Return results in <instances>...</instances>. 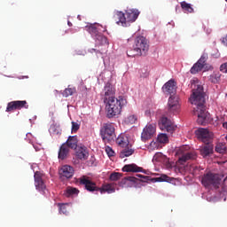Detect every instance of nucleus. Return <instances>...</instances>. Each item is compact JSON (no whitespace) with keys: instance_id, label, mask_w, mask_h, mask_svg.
Wrapping results in <instances>:
<instances>
[{"instance_id":"nucleus-44","label":"nucleus","mask_w":227,"mask_h":227,"mask_svg":"<svg viewBox=\"0 0 227 227\" xmlns=\"http://www.w3.org/2000/svg\"><path fill=\"white\" fill-rule=\"evenodd\" d=\"M90 52H91V53L96 52V54H102V52H100V51H98L97 49H90Z\"/></svg>"},{"instance_id":"nucleus-20","label":"nucleus","mask_w":227,"mask_h":227,"mask_svg":"<svg viewBox=\"0 0 227 227\" xmlns=\"http://www.w3.org/2000/svg\"><path fill=\"white\" fill-rule=\"evenodd\" d=\"M70 152V149L67 145V144H62L59 150V155L58 158L59 160H65L67 157H68V153Z\"/></svg>"},{"instance_id":"nucleus-40","label":"nucleus","mask_w":227,"mask_h":227,"mask_svg":"<svg viewBox=\"0 0 227 227\" xmlns=\"http://www.w3.org/2000/svg\"><path fill=\"white\" fill-rule=\"evenodd\" d=\"M157 148H159V144H157L154 141L151 142V144L148 146L149 152H153V150H156Z\"/></svg>"},{"instance_id":"nucleus-50","label":"nucleus","mask_w":227,"mask_h":227,"mask_svg":"<svg viewBox=\"0 0 227 227\" xmlns=\"http://www.w3.org/2000/svg\"><path fill=\"white\" fill-rule=\"evenodd\" d=\"M103 31H107L106 28Z\"/></svg>"},{"instance_id":"nucleus-7","label":"nucleus","mask_w":227,"mask_h":227,"mask_svg":"<svg viewBox=\"0 0 227 227\" xmlns=\"http://www.w3.org/2000/svg\"><path fill=\"white\" fill-rule=\"evenodd\" d=\"M114 95H116V89H114L111 83H106L101 92V98L104 104L116 98Z\"/></svg>"},{"instance_id":"nucleus-21","label":"nucleus","mask_w":227,"mask_h":227,"mask_svg":"<svg viewBox=\"0 0 227 227\" xmlns=\"http://www.w3.org/2000/svg\"><path fill=\"white\" fill-rule=\"evenodd\" d=\"M78 195H79V189L73 186H67L64 191V196L66 198H75V196H78Z\"/></svg>"},{"instance_id":"nucleus-47","label":"nucleus","mask_w":227,"mask_h":227,"mask_svg":"<svg viewBox=\"0 0 227 227\" xmlns=\"http://www.w3.org/2000/svg\"><path fill=\"white\" fill-rule=\"evenodd\" d=\"M223 127L227 129V121L223 123Z\"/></svg>"},{"instance_id":"nucleus-45","label":"nucleus","mask_w":227,"mask_h":227,"mask_svg":"<svg viewBox=\"0 0 227 227\" xmlns=\"http://www.w3.org/2000/svg\"><path fill=\"white\" fill-rule=\"evenodd\" d=\"M220 77H221V75L215 74V79H216V80L215 81L213 80V82H215L219 81Z\"/></svg>"},{"instance_id":"nucleus-28","label":"nucleus","mask_w":227,"mask_h":227,"mask_svg":"<svg viewBox=\"0 0 227 227\" xmlns=\"http://www.w3.org/2000/svg\"><path fill=\"white\" fill-rule=\"evenodd\" d=\"M130 182H136V177H134V176L123 177L120 181L119 185H120V187H129V185L130 184Z\"/></svg>"},{"instance_id":"nucleus-24","label":"nucleus","mask_w":227,"mask_h":227,"mask_svg":"<svg viewBox=\"0 0 227 227\" xmlns=\"http://www.w3.org/2000/svg\"><path fill=\"white\" fill-rule=\"evenodd\" d=\"M214 153V145L207 144L200 149V155L202 157H208V155H212Z\"/></svg>"},{"instance_id":"nucleus-41","label":"nucleus","mask_w":227,"mask_h":227,"mask_svg":"<svg viewBox=\"0 0 227 227\" xmlns=\"http://www.w3.org/2000/svg\"><path fill=\"white\" fill-rule=\"evenodd\" d=\"M105 150L108 157H114V151L113 150V148L109 146H106Z\"/></svg>"},{"instance_id":"nucleus-2","label":"nucleus","mask_w":227,"mask_h":227,"mask_svg":"<svg viewBox=\"0 0 227 227\" xmlns=\"http://www.w3.org/2000/svg\"><path fill=\"white\" fill-rule=\"evenodd\" d=\"M105 104L107 118H114V116L121 114V109L127 106V99L123 96H119L118 98L106 101Z\"/></svg>"},{"instance_id":"nucleus-12","label":"nucleus","mask_w":227,"mask_h":227,"mask_svg":"<svg viewBox=\"0 0 227 227\" xmlns=\"http://www.w3.org/2000/svg\"><path fill=\"white\" fill-rule=\"evenodd\" d=\"M80 184L82 185L85 186V189L89 191V192H95L99 191V187L97 186V184L95 182L90 180L86 176H83L82 177L80 178Z\"/></svg>"},{"instance_id":"nucleus-13","label":"nucleus","mask_w":227,"mask_h":227,"mask_svg":"<svg viewBox=\"0 0 227 227\" xmlns=\"http://www.w3.org/2000/svg\"><path fill=\"white\" fill-rule=\"evenodd\" d=\"M35 178V186L39 192H43L47 186L45 185V183L43 182V174L40 171H36L34 175Z\"/></svg>"},{"instance_id":"nucleus-32","label":"nucleus","mask_w":227,"mask_h":227,"mask_svg":"<svg viewBox=\"0 0 227 227\" xmlns=\"http://www.w3.org/2000/svg\"><path fill=\"white\" fill-rule=\"evenodd\" d=\"M155 182H168V184H171L173 181V177H169L166 174H162L160 177L154 178Z\"/></svg>"},{"instance_id":"nucleus-38","label":"nucleus","mask_w":227,"mask_h":227,"mask_svg":"<svg viewBox=\"0 0 227 227\" xmlns=\"http://www.w3.org/2000/svg\"><path fill=\"white\" fill-rule=\"evenodd\" d=\"M136 121H137V115H129L126 118V123H129L130 125H134V123H136Z\"/></svg>"},{"instance_id":"nucleus-10","label":"nucleus","mask_w":227,"mask_h":227,"mask_svg":"<svg viewBox=\"0 0 227 227\" xmlns=\"http://www.w3.org/2000/svg\"><path fill=\"white\" fill-rule=\"evenodd\" d=\"M159 127L160 130L173 134L175 132V124L168 117H161L159 121Z\"/></svg>"},{"instance_id":"nucleus-8","label":"nucleus","mask_w":227,"mask_h":227,"mask_svg":"<svg viewBox=\"0 0 227 227\" xmlns=\"http://www.w3.org/2000/svg\"><path fill=\"white\" fill-rule=\"evenodd\" d=\"M195 136H197L198 139L205 143V145H208L210 141H212V137H214V133L210 132L208 129L199 128L195 130Z\"/></svg>"},{"instance_id":"nucleus-52","label":"nucleus","mask_w":227,"mask_h":227,"mask_svg":"<svg viewBox=\"0 0 227 227\" xmlns=\"http://www.w3.org/2000/svg\"><path fill=\"white\" fill-rule=\"evenodd\" d=\"M226 1V3H227V0H225Z\"/></svg>"},{"instance_id":"nucleus-29","label":"nucleus","mask_w":227,"mask_h":227,"mask_svg":"<svg viewBox=\"0 0 227 227\" xmlns=\"http://www.w3.org/2000/svg\"><path fill=\"white\" fill-rule=\"evenodd\" d=\"M102 27V25L97 24V25H90L87 27V31L92 35L97 36L100 33H98V27Z\"/></svg>"},{"instance_id":"nucleus-17","label":"nucleus","mask_w":227,"mask_h":227,"mask_svg":"<svg viewBox=\"0 0 227 227\" xmlns=\"http://www.w3.org/2000/svg\"><path fill=\"white\" fill-rule=\"evenodd\" d=\"M76 157L80 160H87L88 157H90V153H88V149L86 146H81L76 149Z\"/></svg>"},{"instance_id":"nucleus-9","label":"nucleus","mask_w":227,"mask_h":227,"mask_svg":"<svg viewBox=\"0 0 227 227\" xmlns=\"http://www.w3.org/2000/svg\"><path fill=\"white\" fill-rule=\"evenodd\" d=\"M168 111L170 114H177L180 111V98L176 95H171L168 101Z\"/></svg>"},{"instance_id":"nucleus-14","label":"nucleus","mask_w":227,"mask_h":227,"mask_svg":"<svg viewBox=\"0 0 227 227\" xmlns=\"http://www.w3.org/2000/svg\"><path fill=\"white\" fill-rule=\"evenodd\" d=\"M205 65H207V58L205 56H201L200 59L192 67L190 70L191 74H200V72L205 68Z\"/></svg>"},{"instance_id":"nucleus-49","label":"nucleus","mask_w":227,"mask_h":227,"mask_svg":"<svg viewBox=\"0 0 227 227\" xmlns=\"http://www.w3.org/2000/svg\"><path fill=\"white\" fill-rule=\"evenodd\" d=\"M225 140L227 141V135H226V137H225Z\"/></svg>"},{"instance_id":"nucleus-36","label":"nucleus","mask_w":227,"mask_h":227,"mask_svg":"<svg viewBox=\"0 0 227 227\" xmlns=\"http://www.w3.org/2000/svg\"><path fill=\"white\" fill-rule=\"evenodd\" d=\"M58 207L59 208V214H64V215H68V204L59 203Z\"/></svg>"},{"instance_id":"nucleus-23","label":"nucleus","mask_w":227,"mask_h":227,"mask_svg":"<svg viewBox=\"0 0 227 227\" xmlns=\"http://www.w3.org/2000/svg\"><path fill=\"white\" fill-rule=\"evenodd\" d=\"M194 159H196V153L192 152H189L184 154L182 157H180L178 159V162L179 164L184 165L185 164V162H187V160H194Z\"/></svg>"},{"instance_id":"nucleus-43","label":"nucleus","mask_w":227,"mask_h":227,"mask_svg":"<svg viewBox=\"0 0 227 227\" xmlns=\"http://www.w3.org/2000/svg\"><path fill=\"white\" fill-rule=\"evenodd\" d=\"M220 70L223 72V74H227V63L221 65Z\"/></svg>"},{"instance_id":"nucleus-37","label":"nucleus","mask_w":227,"mask_h":227,"mask_svg":"<svg viewBox=\"0 0 227 227\" xmlns=\"http://www.w3.org/2000/svg\"><path fill=\"white\" fill-rule=\"evenodd\" d=\"M17 104L15 101H11L7 104L6 113H12V111H17Z\"/></svg>"},{"instance_id":"nucleus-51","label":"nucleus","mask_w":227,"mask_h":227,"mask_svg":"<svg viewBox=\"0 0 227 227\" xmlns=\"http://www.w3.org/2000/svg\"><path fill=\"white\" fill-rule=\"evenodd\" d=\"M154 157H157V154Z\"/></svg>"},{"instance_id":"nucleus-22","label":"nucleus","mask_w":227,"mask_h":227,"mask_svg":"<svg viewBox=\"0 0 227 227\" xmlns=\"http://www.w3.org/2000/svg\"><path fill=\"white\" fill-rule=\"evenodd\" d=\"M99 192L101 194H113V192H116V189L114 188V184H103L101 188H99Z\"/></svg>"},{"instance_id":"nucleus-6","label":"nucleus","mask_w":227,"mask_h":227,"mask_svg":"<svg viewBox=\"0 0 227 227\" xmlns=\"http://www.w3.org/2000/svg\"><path fill=\"white\" fill-rule=\"evenodd\" d=\"M100 136L105 143L113 141L114 139V125L111 122L103 124Z\"/></svg>"},{"instance_id":"nucleus-16","label":"nucleus","mask_w":227,"mask_h":227,"mask_svg":"<svg viewBox=\"0 0 227 227\" xmlns=\"http://www.w3.org/2000/svg\"><path fill=\"white\" fill-rule=\"evenodd\" d=\"M162 90L164 93L173 95L176 91V82L175 80H169L163 85Z\"/></svg>"},{"instance_id":"nucleus-33","label":"nucleus","mask_w":227,"mask_h":227,"mask_svg":"<svg viewBox=\"0 0 227 227\" xmlns=\"http://www.w3.org/2000/svg\"><path fill=\"white\" fill-rule=\"evenodd\" d=\"M14 102L16 104L17 109H29V105H27V101L26 100H17Z\"/></svg>"},{"instance_id":"nucleus-3","label":"nucleus","mask_w":227,"mask_h":227,"mask_svg":"<svg viewBox=\"0 0 227 227\" xmlns=\"http://www.w3.org/2000/svg\"><path fill=\"white\" fill-rule=\"evenodd\" d=\"M139 13V11L137 9H128L125 13L116 11L114 15V20L118 26L127 27L128 22H136V20H137Z\"/></svg>"},{"instance_id":"nucleus-5","label":"nucleus","mask_w":227,"mask_h":227,"mask_svg":"<svg viewBox=\"0 0 227 227\" xmlns=\"http://www.w3.org/2000/svg\"><path fill=\"white\" fill-rule=\"evenodd\" d=\"M201 184L206 189H219V185H221V178L219 175L214 174L212 172L204 174L201 178Z\"/></svg>"},{"instance_id":"nucleus-26","label":"nucleus","mask_w":227,"mask_h":227,"mask_svg":"<svg viewBox=\"0 0 227 227\" xmlns=\"http://www.w3.org/2000/svg\"><path fill=\"white\" fill-rule=\"evenodd\" d=\"M77 143H79V141L77 140V136H72L68 137L64 145H67V148L75 150V148H77Z\"/></svg>"},{"instance_id":"nucleus-18","label":"nucleus","mask_w":227,"mask_h":227,"mask_svg":"<svg viewBox=\"0 0 227 227\" xmlns=\"http://www.w3.org/2000/svg\"><path fill=\"white\" fill-rule=\"evenodd\" d=\"M116 145L118 146H121V148H126V146H129L130 145V142L129 141V137L125 134H121L115 140Z\"/></svg>"},{"instance_id":"nucleus-27","label":"nucleus","mask_w":227,"mask_h":227,"mask_svg":"<svg viewBox=\"0 0 227 227\" xmlns=\"http://www.w3.org/2000/svg\"><path fill=\"white\" fill-rule=\"evenodd\" d=\"M75 93H77V89H75V87H70L69 85L62 92V97H64L65 98H68V97H72V95H75Z\"/></svg>"},{"instance_id":"nucleus-19","label":"nucleus","mask_w":227,"mask_h":227,"mask_svg":"<svg viewBox=\"0 0 227 227\" xmlns=\"http://www.w3.org/2000/svg\"><path fill=\"white\" fill-rule=\"evenodd\" d=\"M122 171L126 173H141V171H143V168L138 167L136 164H128L122 168Z\"/></svg>"},{"instance_id":"nucleus-39","label":"nucleus","mask_w":227,"mask_h":227,"mask_svg":"<svg viewBox=\"0 0 227 227\" xmlns=\"http://www.w3.org/2000/svg\"><path fill=\"white\" fill-rule=\"evenodd\" d=\"M158 143H168V135L161 133L157 137Z\"/></svg>"},{"instance_id":"nucleus-31","label":"nucleus","mask_w":227,"mask_h":227,"mask_svg":"<svg viewBox=\"0 0 227 227\" xmlns=\"http://www.w3.org/2000/svg\"><path fill=\"white\" fill-rule=\"evenodd\" d=\"M180 5L184 12H187L188 13H194V9L192 8V5H191V4H187V2L183 1L180 3Z\"/></svg>"},{"instance_id":"nucleus-42","label":"nucleus","mask_w":227,"mask_h":227,"mask_svg":"<svg viewBox=\"0 0 227 227\" xmlns=\"http://www.w3.org/2000/svg\"><path fill=\"white\" fill-rule=\"evenodd\" d=\"M81 126L79 125V123L72 121V132H77V130H79Z\"/></svg>"},{"instance_id":"nucleus-34","label":"nucleus","mask_w":227,"mask_h":227,"mask_svg":"<svg viewBox=\"0 0 227 227\" xmlns=\"http://www.w3.org/2000/svg\"><path fill=\"white\" fill-rule=\"evenodd\" d=\"M215 152L217 153H224L226 152V150H227L226 144H224V143H218L215 145Z\"/></svg>"},{"instance_id":"nucleus-30","label":"nucleus","mask_w":227,"mask_h":227,"mask_svg":"<svg viewBox=\"0 0 227 227\" xmlns=\"http://www.w3.org/2000/svg\"><path fill=\"white\" fill-rule=\"evenodd\" d=\"M96 42L99 43L100 45H109V42L107 41V37L104 36L102 34H98L95 36Z\"/></svg>"},{"instance_id":"nucleus-48","label":"nucleus","mask_w":227,"mask_h":227,"mask_svg":"<svg viewBox=\"0 0 227 227\" xmlns=\"http://www.w3.org/2000/svg\"><path fill=\"white\" fill-rule=\"evenodd\" d=\"M67 26H69V27H71L72 22L68 21V22H67Z\"/></svg>"},{"instance_id":"nucleus-46","label":"nucleus","mask_w":227,"mask_h":227,"mask_svg":"<svg viewBox=\"0 0 227 227\" xmlns=\"http://www.w3.org/2000/svg\"><path fill=\"white\" fill-rule=\"evenodd\" d=\"M137 176H138L139 178H146V176H143L141 174L137 175Z\"/></svg>"},{"instance_id":"nucleus-15","label":"nucleus","mask_w":227,"mask_h":227,"mask_svg":"<svg viewBox=\"0 0 227 227\" xmlns=\"http://www.w3.org/2000/svg\"><path fill=\"white\" fill-rule=\"evenodd\" d=\"M74 173H75L74 167L69 165H64L59 169V175L64 178H72V176H74Z\"/></svg>"},{"instance_id":"nucleus-4","label":"nucleus","mask_w":227,"mask_h":227,"mask_svg":"<svg viewBox=\"0 0 227 227\" xmlns=\"http://www.w3.org/2000/svg\"><path fill=\"white\" fill-rule=\"evenodd\" d=\"M150 44L148 39L143 35H139L135 39V45L133 50H129L127 52V56L129 58H136V56H143L148 52Z\"/></svg>"},{"instance_id":"nucleus-25","label":"nucleus","mask_w":227,"mask_h":227,"mask_svg":"<svg viewBox=\"0 0 227 227\" xmlns=\"http://www.w3.org/2000/svg\"><path fill=\"white\" fill-rule=\"evenodd\" d=\"M122 148L124 149L120 153L121 159H125V157H130V155L134 154V149H132V145H130V144H129L128 146Z\"/></svg>"},{"instance_id":"nucleus-35","label":"nucleus","mask_w":227,"mask_h":227,"mask_svg":"<svg viewBox=\"0 0 227 227\" xmlns=\"http://www.w3.org/2000/svg\"><path fill=\"white\" fill-rule=\"evenodd\" d=\"M121 176H123L122 173L120 172H113L110 176H109V180H111V182H118V180H120V178H121Z\"/></svg>"},{"instance_id":"nucleus-11","label":"nucleus","mask_w":227,"mask_h":227,"mask_svg":"<svg viewBox=\"0 0 227 227\" xmlns=\"http://www.w3.org/2000/svg\"><path fill=\"white\" fill-rule=\"evenodd\" d=\"M156 126L155 124H147L141 134L142 141H148V139H152L153 136H155Z\"/></svg>"},{"instance_id":"nucleus-1","label":"nucleus","mask_w":227,"mask_h":227,"mask_svg":"<svg viewBox=\"0 0 227 227\" xmlns=\"http://www.w3.org/2000/svg\"><path fill=\"white\" fill-rule=\"evenodd\" d=\"M192 95L190 98V102L193 107V114L197 116V123L199 125H206L210 121V114L207 111L205 106V91H203V86L200 84L198 80L192 82Z\"/></svg>"}]
</instances>
